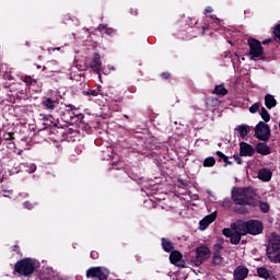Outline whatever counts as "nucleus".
Listing matches in <instances>:
<instances>
[{
  "label": "nucleus",
  "mask_w": 280,
  "mask_h": 280,
  "mask_svg": "<svg viewBox=\"0 0 280 280\" xmlns=\"http://www.w3.org/2000/svg\"><path fill=\"white\" fill-rule=\"evenodd\" d=\"M267 257L272 264H280V236L277 234L269 237Z\"/></svg>",
  "instance_id": "f257e3e1"
},
{
  "label": "nucleus",
  "mask_w": 280,
  "mask_h": 280,
  "mask_svg": "<svg viewBox=\"0 0 280 280\" xmlns=\"http://www.w3.org/2000/svg\"><path fill=\"white\" fill-rule=\"evenodd\" d=\"M238 231L245 235H259L264 231V223L257 220L238 221Z\"/></svg>",
  "instance_id": "f03ea898"
},
{
  "label": "nucleus",
  "mask_w": 280,
  "mask_h": 280,
  "mask_svg": "<svg viewBox=\"0 0 280 280\" xmlns=\"http://www.w3.org/2000/svg\"><path fill=\"white\" fill-rule=\"evenodd\" d=\"M14 270L21 277H30L36 270V261L32 258H24L15 264Z\"/></svg>",
  "instance_id": "7ed1b4c3"
},
{
  "label": "nucleus",
  "mask_w": 280,
  "mask_h": 280,
  "mask_svg": "<svg viewBox=\"0 0 280 280\" xmlns=\"http://www.w3.org/2000/svg\"><path fill=\"white\" fill-rule=\"evenodd\" d=\"M235 205H253V191L248 188H236L232 191Z\"/></svg>",
  "instance_id": "20e7f679"
},
{
  "label": "nucleus",
  "mask_w": 280,
  "mask_h": 280,
  "mask_svg": "<svg viewBox=\"0 0 280 280\" xmlns=\"http://www.w3.org/2000/svg\"><path fill=\"white\" fill-rule=\"evenodd\" d=\"M223 235L230 237L231 244L237 245L242 242V235L246 234L242 233L240 230V221H237L236 223H233L231 228L223 229Z\"/></svg>",
  "instance_id": "39448f33"
},
{
  "label": "nucleus",
  "mask_w": 280,
  "mask_h": 280,
  "mask_svg": "<svg viewBox=\"0 0 280 280\" xmlns=\"http://www.w3.org/2000/svg\"><path fill=\"white\" fill-rule=\"evenodd\" d=\"M108 275H110V271L104 267H91L86 271V278L93 280H106Z\"/></svg>",
  "instance_id": "423d86ee"
},
{
  "label": "nucleus",
  "mask_w": 280,
  "mask_h": 280,
  "mask_svg": "<svg viewBox=\"0 0 280 280\" xmlns=\"http://www.w3.org/2000/svg\"><path fill=\"white\" fill-rule=\"evenodd\" d=\"M247 45L249 47V56L252 60H255V58H261L264 56V47L261 46V42L249 38L247 40Z\"/></svg>",
  "instance_id": "0eeeda50"
},
{
  "label": "nucleus",
  "mask_w": 280,
  "mask_h": 280,
  "mask_svg": "<svg viewBox=\"0 0 280 280\" xmlns=\"http://www.w3.org/2000/svg\"><path fill=\"white\" fill-rule=\"evenodd\" d=\"M211 257V250L207 246H199L196 248V256L191 258V264L194 266H200L202 261Z\"/></svg>",
  "instance_id": "6e6552de"
},
{
  "label": "nucleus",
  "mask_w": 280,
  "mask_h": 280,
  "mask_svg": "<svg viewBox=\"0 0 280 280\" xmlns=\"http://www.w3.org/2000/svg\"><path fill=\"white\" fill-rule=\"evenodd\" d=\"M255 137L259 141H268L270 139V127L266 122L259 121L255 127Z\"/></svg>",
  "instance_id": "1a4fd4ad"
},
{
  "label": "nucleus",
  "mask_w": 280,
  "mask_h": 280,
  "mask_svg": "<svg viewBox=\"0 0 280 280\" xmlns=\"http://www.w3.org/2000/svg\"><path fill=\"white\" fill-rule=\"evenodd\" d=\"M215 218H218V211L212 212L211 214L206 215L200 222V231H205L209 228V224L215 222Z\"/></svg>",
  "instance_id": "9d476101"
},
{
  "label": "nucleus",
  "mask_w": 280,
  "mask_h": 280,
  "mask_svg": "<svg viewBox=\"0 0 280 280\" xmlns=\"http://www.w3.org/2000/svg\"><path fill=\"white\" fill-rule=\"evenodd\" d=\"M100 55H95L93 60L90 63L91 69H93V71H95V73L98 74V78H102V74H100V71H102V61Z\"/></svg>",
  "instance_id": "9b49d317"
},
{
  "label": "nucleus",
  "mask_w": 280,
  "mask_h": 280,
  "mask_svg": "<svg viewBox=\"0 0 280 280\" xmlns=\"http://www.w3.org/2000/svg\"><path fill=\"white\" fill-rule=\"evenodd\" d=\"M56 105H58V101L51 97H46L42 102V106H44L46 110H49V113H54V110L56 109Z\"/></svg>",
  "instance_id": "f8f14e48"
},
{
  "label": "nucleus",
  "mask_w": 280,
  "mask_h": 280,
  "mask_svg": "<svg viewBox=\"0 0 280 280\" xmlns=\"http://www.w3.org/2000/svg\"><path fill=\"white\" fill-rule=\"evenodd\" d=\"M246 277H248V268L240 266L234 270L235 280H244Z\"/></svg>",
  "instance_id": "ddd939ff"
},
{
  "label": "nucleus",
  "mask_w": 280,
  "mask_h": 280,
  "mask_svg": "<svg viewBox=\"0 0 280 280\" xmlns=\"http://www.w3.org/2000/svg\"><path fill=\"white\" fill-rule=\"evenodd\" d=\"M255 149L246 142H241V156H253Z\"/></svg>",
  "instance_id": "4468645a"
},
{
  "label": "nucleus",
  "mask_w": 280,
  "mask_h": 280,
  "mask_svg": "<svg viewBox=\"0 0 280 280\" xmlns=\"http://www.w3.org/2000/svg\"><path fill=\"white\" fill-rule=\"evenodd\" d=\"M258 178L264 183H268L272 178V171L270 168H261L258 172Z\"/></svg>",
  "instance_id": "2eb2a0df"
},
{
  "label": "nucleus",
  "mask_w": 280,
  "mask_h": 280,
  "mask_svg": "<svg viewBox=\"0 0 280 280\" xmlns=\"http://www.w3.org/2000/svg\"><path fill=\"white\" fill-rule=\"evenodd\" d=\"M265 105L267 108H275L277 106V100H275V96L267 94L265 96Z\"/></svg>",
  "instance_id": "dca6fc26"
},
{
  "label": "nucleus",
  "mask_w": 280,
  "mask_h": 280,
  "mask_svg": "<svg viewBox=\"0 0 280 280\" xmlns=\"http://www.w3.org/2000/svg\"><path fill=\"white\" fill-rule=\"evenodd\" d=\"M256 151L258 154L268 155L270 154V148L266 143H258L256 145Z\"/></svg>",
  "instance_id": "f3484780"
},
{
  "label": "nucleus",
  "mask_w": 280,
  "mask_h": 280,
  "mask_svg": "<svg viewBox=\"0 0 280 280\" xmlns=\"http://www.w3.org/2000/svg\"><path fill=\"white\" fill-rule=\"evenodd\" d=\"M183 259V254L179 252H172L170 255L171 264H174L175 266H178V262Z\"/></svg>",
  "instance_id": "a211bd4d"
},
{
  "label": "nucleus",
  "mask_w": 280,
  "mask_h": 280,
  "mask_svg": "<svg viewBox=\"0 0 280 280\" xmlns=\"http://www.w3.org/2000/svg\"><path fill=\"white\" fill-rule=\"evenodd\" d=\"M235 131L240 135V137H242L244 139V137H246L248 135V126H246V125H238L235 128Z\"/></svg>",
  "instance_id": "6ab92c4d"
},
{
  "label": "nucleus",
  "mask_w": 280,
  "mask_h": 280,
  "mask_svg": "<svg viewBox=\"0 0 280 280\" xmlns=\"http://www.w3.org/2000/svg\"><path fill=\"white\" fill-rule=\"evenodd\" d=\"M257 275L260 279H268L270 277V271L264 267L257 269Z\"/></svg>",
  "instance_id": "aec40b11"
},
{
  "label": "nucleus",
  "mask_w": 280,
  "mask_h": 280,
  "mask_svg": "<svg viewBox=\"0 0 280 280\" xmlns=\"http://www.w3.org/2000/svg\"><path fill=\"white\" fill-rule=\"evenodd\" d=\"M84 95H91L92 97H97V95H102V86H97L96 90H89L86 92H83Z\"/></svg>",
  "instance_id": "412c9836"
},
{
  "label": "nucleus",
  "mask_w": 280,
  "mask_h": 280,
  "mask_svg": "<svg viewBox=\"0 0 280 280\" xmlns=\"http://www.w3.org/2000/svg\"><path fill=\"white\" fill-rule=\"evenodd\" d=\"M162 246L166 253H172V250L174 249V245H172V242L165 238L162 240Z\"/></svg>",
  "instance_id": "4be33fe9"
},
{
  "label": "nucleus",
  "mask_w": 280,
  "mask_h": 280,
  "mask_svg": "<svg viewBox=\"0 0 280 280\" xmlns=\"http://www.w3.org/2000/svg\"><path fill=\"white\" fill-rule=\"evenodd\" d=\"M214 93L217 95H226V93H229V91L226 90V88H224V85H217L214 89Z\"/></svg>",
  "instance_id": "5701e85b"
},
{
  "label": "nucleus",
  "mask_w": 280,
  "mask_h": 280,
  "mask_svg": "<svg viewBox=\"0 0 280 280\" xmlns=\"http://www.w3.org/2000/svg\"><path fill=\"white\" fill-rule=\"evenodd\" d=\"M215 165V158L209 156L203 161V167H213Z\"/></svg>",
  "instance_id": "b1692460"
},
{
  "label": "nucleus",
  "mask_w": 280,
  "mask_h": 280,
  "mask_svg": "<svg viewBox=\"0 0 280 280\" xmlns=\"http://www.w3.org/2000/svg\"><path fill=\"white\" fill-rule=\"evenodd\" d=\"M260 116H261V119H264V121L268 122L270 121V114L268 113V110L266 108H261L260 109Z\"/></svg>",
  "instance_id": "393cba45"
},
{
  "label": "nucleus",
  "mask_w": 280,
  "mask_h": 280,
  "mask_svg": "<svg viewBox=\"0 0 280 280\" xmlns=\"http://www.w3.org/2000/svg\"><path fill=\"white\" fill-rule=\"evenodd\" d=\"M259 209L262 213H268V211H270V206L266 201H260Z\"/></svg>",
  "instance_id": "a878e982"
},
{
  "label": "nucleus",
  "mask_w": 280,
  "mask_h": 280,
  "mask_svg": "<svg viewBox=\"0 0 280 280\" xmlns=\"http://www.w3.org/2000/svg\"><path fill=\"white\" fill-rule=\"evenodd\" d=\"M224 261V258L219 253L213 254V264H217V266H220Z\"/></svg>",
  "instance_id": "bb28decb"
},
{
  "label": "nucleus",
  "mask_w": 280,
  "mask_h": 280,
  "mask_svg": "<svg viewBox=\"0 0 280 280\" xmlns=\"http://www.w3.org/2000/svg\"><path fill=\"white\" fill-rule=\"evenodd\" d=\"M97 30L102 33V34H107L108 36H110V34H113V28H107L104 25H100L97 27Z\"/></svg>",
  "instance_id": "cd10ccee"
},
{
  "label": "nucleus",
  "mask_w": 280,
  "mask_h": 280,
  "mask_svg": "<svg viewBox=\"0 0 280 280\" xmlns=\"http://www.w3.org/2000/svg\"><path fill=\"white\" fill-rule=\"evenodd\" d=\"M23 82H25V84H27L28 86L36 84V80H33L31 77H24Z\"/></svg>",
  "instance_id": "c85d7f7f"
},
{
  "label": "nucleus",
  "mask_w": 280,
  "mask_h": 280,
  "mask_svg": "<svg viewBox=\"0 0 280 280\" xmlns=\"http://www.w3.org/2000/svg\"><path fill=\"white\" fill-rule=\"evenodd\" d=\"M257 110H259V103H255L249 107V113H257Z\"/></svg>",
  "instance_id": "c756f323"
},
{
  "label": "nucleus",
  "mask_w": 280,
  "mask_h": 280,
  "mask_svg": "<svg viewBox=\"0 0 280 280\" xmlns=\"http://www.w3.org/2000/svg\"><path fill=\"white\" fill-rule=\"evenodd\" d=\"M217 156H219V159H223L224 163H226V161H229V156L224 155V153H222V151H217Z\"/></svg>",
  "instance_id": "7c9ffc66"
},
{
  "label": "nucleus",
  "mask_w": 280,
  "mask_h": 280,
  "mask_svg": "<svg viewBox=\"0 0 280 280\" xmlns=\"http://www.w3.org/2000/svg\"><path fill=\"white\" fill-rule=\"evenodd\" d=\"M27 172L28 174H34V172H36V164L28 165Z\"/></svg>",
  "instance_id": "2f4dec72"
},
{
  "label": "nucleus",
  "mask_w": 280,
  "mask_h": 280,
  "mask_svg": "<svg viewBox=\"0 0 280 280\" xmlns=\"http://www.w3.org/2000/svg\"><path fill=\"white\" fill-rule=\"evenodd\" d=\"M222 244H215L214 245V253H218L220 255V252L222 250Z\"/></svg>",
  "instance_id": "473e14b6"
},
{
  "label": "nucleus",
  "mask_w": 280,
  "mask_h": 280,
  "mask_svg": "<svg viewBox=\"0 0 280 280\" xmlns=\"http://www.w3.org/2000/svg\"><path fill=\"white\" fill-rule=\"evenodd\" d=\"M211 12H213V8L207 7L205 10V14H211Z\"/></svg>",
  "instance_id": "72a5a7b5"
},
{
  "label": "nucleus",
  "mask_w": 280,
  "mask_h": 280,
  "mask_svg": "<svg viewBox=\"0 0 280 280\" xmlns=\"http://www.w3.org/2000/svg\"><path fill=\"white\" fill-rule=\"evenodd\" d=\"M66 108H68L67 110L70 112V110H75V106L69 104V105H66Z\"/></svg>",
  "instance_id": "f704fd0d"
},
{
  "label": "nucleus",
  "mask_w": 280,
  "mask_h": 280,
  "mask_svg": "<svg viewBox=\"0 0 280 280\" xmlns=\"http://www.w3.org/2000/svg\"><path fill=\"white\" fill-rule=\"evenodd\" d=\"M10 139H14V133L12 132L7 133V140L10 141Z\"/></svg>",
  "instance_id": "c9c22d12"
},
{
  "label": "nucleus",
  "mask_w": 280,
  "mask_h": 280,
  "mask_svg": "<svg viewBox=\"0 0 280 280\" xmlns=\"http://www.w3.org/2000/svg\"><path fill=\"white\" fill-rule=\"evenodd\" d=\"M91 257H92L93 259H97V257H98L97 252H91Z\"/></svg>",
  "instance_id": "e433bc0d"
},
{
  "label": "nucleus",
  "mask_w": 280,
  "mask_h": 280,
  "mask_svg": "<svg viewBox=\"0 0 280 280\" xmlns=\"http://www.w3.org/2000/svg\"><path fill=\"white\" fill-rule=\"evenodd\" d=\"M270 43H272V38H268V39L262 40V45H268Z\"/></svg>",
  "instance_id": "4c0bfd02"
},
{
  "label": "nucleus",
  "mask_w": 280,
  "mask_h": 280,
  "mask_svg": "<svg viewBox=\"0 0 280 280\" xmlns=\"http://www.w3.org/2000/svg\"><path fill=\"white\" fill-rule=\"evenodd\" d=\"M24 207H25L26 209H33V206H32V203H30V202H25V203H24Z\"/></svg>",
  "instance_id": "58836bf2"
},
{
  "label": "nucleus",
  "mask_w": 280,
  "mask_h": 280,
  "mask_svg": "<svg viewBox=\"0 0 280 280\" xmlns=\"http://www.w3.org/2000/svg\"><path fill=\"white\" fill-rule=\"evenodd\" d=\"M162 78H165L167 80V78H170V73H162Z\"/></svg>",
  "instance_id": "ea45409f"
},
{
  "label": "nucleus",
  "mask_w": 280,
  "mask_h": 280,
  "mask_svg": "<svg viewBox=\"0 0 280 280\" xmlns=\"http://www.w3.org/2000/svg\"><path fill=\"white\" fill-rule=\"evenodd\" d=\"M54 51H60V47L54 48Z\"/></svg>",
  "instance_id": "a19ab883"
},
{
  "label": "nucleus",
  "mask_w": 280,
  "mask_h": 280,
  "mask_svg": "<svg viewBox=\"0 0 280 280\" xmlns=\"http://www.w3.org/2000/svg\"><path fill=\"white\" fill-rule=\"evenodd\" d=\"M49 65H56V61H50Z\"/></svg>",
  "instance_id": "79ce46f5"
},
{
  "label": "nucleus",
  "mask_w": 280,
  "mask_h": 280,
  "mask_svg": "<svg viewBox=\"0 0 280 280\" xmlns=\"http://www.w3.org/2000/svg\"><path fill=\"white\" fill-rule=\"evenodd\" d=\"M215 23H220V20H219V19H215Z\"/></svg>",
  "instance_id": "37998d69"
},
{
  "label": "nucleus",
  "mask_w": 280,
  "mask_h": 280,
  "mask_svg": "<svg viewBox=\"0 0 280 280\" xmlns=\"http://www.w3.org/2000/svg\"><path fill=\"white\" fill-rule=\"evenodd\" d=\"M226 164H231V162H229V160H226V162H225Z\"/></svg>",
  "instance_id": "c03bdc74"
},
{
  "label": "nucleus",
  "mask_w": 280,
  "mask_h": 280,
  "mask_svg": "<svg viewBox=\"0 0 280 280\" xmlns=\"http://www.w3.org/2000/svg\"><path fill=\"white\" fill-rule=\"evenodd\" d=\"M37 69H40V66H37Z\"/></svg>",
  "instance_id": "a18cd8bd"
},
{
  "label": "nucleus",
  "mask_w": 280,
  "mask_h": 280,
  "mask_svg": "<svg viewBox=\"0 0 280 280\" xmlns=\"http://www.w3.org/2000/svg\"><path fill=\"white\" fill-rule=\"evenodd\" d=\"M0 143H1V140H0Z\"/></svg>",
  "instance_id": "49530a36"
}]
</instances>
